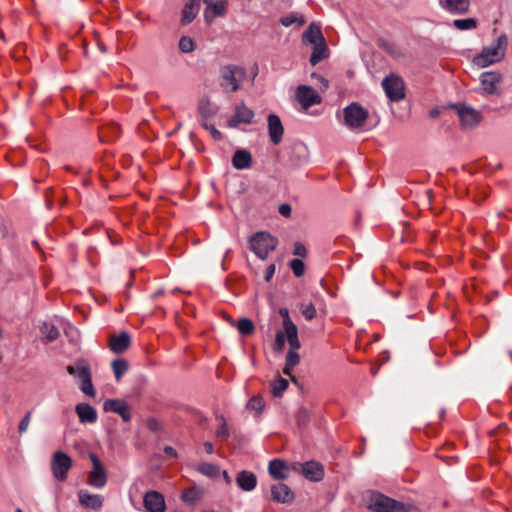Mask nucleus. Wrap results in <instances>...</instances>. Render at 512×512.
Returning <instances> with one entry per match:
<instances>
[{"label": "nucleus", "instance_id": "obj_1", "mask_svg": "<svg viewBox=\"0 0 512 512\" xmlns=\"http://www.w3.org/2000/svg\"><path fill=\"white\" fill-rule=\"evenodd\" d=\"M507 45V36L505 34H501L495 43L488 47H484L481 53L474 57V64L478 67L485 68L499 62L505 55Z\"/></svg>", "mask_w": 512, "mask_h": 512}, {"label": "nucleus", "instance_id": "obj_2", "mask_svg": "<svg viewBox=\"0 0 512 512\" xmlns=\"http://www.w3.org/2000/svg\"><path fill=\"white\" fill-rule=\"evenodd\" d=\"M246 77L244 68L237 65H225L220 69V86L228 92H236Z\"/></svg>", "mask_w": 512, "mask_h": 512}, {"label": "nucleus", "instance_id": "obj_3", "mask_svg": "<svg viewBox=\"0 0 512 512\" xmlns=\"http://www.w3.org/2000/svg\"><path fill=\"white\" fill-rule=\"evenodd\" d=\"M367 508L372 512H405V505L380 492L369 495Z\"/></svg>", "mask_w": 512, "mask_h": 512}, {"label": "nucleus", "instance_id": "obj_4", "mask_svg": "<svg viewBox=\"0 0 512 512\" xmlns=\"http://www.w3.org/2000/svg\"><path fill=\"white\" fill-rule=\"evenodd\" d=\"M277 244L278 240L267 232H257L249 238L250 249L262 260L276 249Z\"/></svg>", "mask_w": 512, "mask_h": 512}, {"label": "nucleus", "instance_id": "obj_5", "mask_svg": "<svg viewBox=\"0 0 512 512\" xmlns=\"http://www.w3.org/2000/svg\"><path fill=\"white\" fill-rule=\"evenodd\" d=\"M73 466L72 458L61 450H57L52 454L50 461V469L53 477L59 482H65L68 473Z\"/></svg>", "mask_w": 512, "mask_h": 512}, {"label": "nucleus", "instance_id": "obj_6", "mask_svg": "<svg viewBox=\"0 0 512 512\" xmlns=\"http://www.w3.org/2000/svg\"><path fill=\"white\" fill-rule=\"evenodd\" d=\"M368 117L369 112L357 102H353L343 109L344 124L350 129L362 127Z\"/></svg>", "mask_w": 512, "mask_h": 512}, {"label": "nucleus", "instance_id": "obj_7", "mask_svg": "<svg viewBox=\"0 0 512 512\" xmlns=\"http://www.w3.org/2000/svg\"><path fill=\"white\" fill-rule=\"evenodd\" d=\"M382 87L390 101L398 102L405 97V85L401 77L390 74L382 81Z\"/></svg>", "mask_w": 512, "mask_h": 512}, {"label": "nucleus", "instance_id": "obj_8", "mask_svg": "<svg viewBox=\"0 0 512 512\" xmlns=\"http://www.w3.org/2000/svg\"><path fill=\"white\" fill-rule=\"evenodd\" d=\"M502 80V76L500 73L495 71H487L483 72L480 75V93L482 95H497L499 96L501 93L500 83Z\"/></svg>", "mask_w": 512, "mask_h": 512}, {"label": "nucleus", "instance_id": "obj_9", "mask_svg": "<svg viewBox=\"0 0 512 512\" xmlns=\"http://www.w3.org/2000/svg\"><path fill=\"white\" fill-rule=\"evenodd\" d=\"M89 458L92 462V470L88 474V484L95 488H103L107 483L106 471L95 454H90Z\"/></svg>", "mask_w": 512, "mask_h": 512}, {"label": "nucleus", "instance_id": "obj_10", "mask_svg": "<svg viewBox=\"0 0 512 512\" xmlns=\"http://www.w3.org/2000/svg\"><path fill=\"white\" fill-rule=\"evenodd\" d=\"M103 410L118 414L124 422H128L131 419L130 407L122 399H107L103 404Z\"/></svg>", "mask_w": 512, "mask_h": 512}, {"label": "nucleus", "instance_id": "obj_11", "mask_svg": "<svg viewBox=\"0 0 512 512\" xmlns=\"http://www.w3.org/2000/svg\"><path fill=\"white\" fill-rule=\"evenodd\" d=\"M77 377L81 381L80 390L87 396L94 397L95 389L92 383V373L89 364L79 363Z\"/></svg>", "mask_w": 512, "mask_h": 512}, {"label": "nucleus", "instance_id": "obj_12", "mask_svg": "<svg viewBox=\"0 0 512 512\" xmlns=\"http://www.w3.org/2000/svg\"><path fill=\"white\" fill-rule=\"evenodd\" d=\"M296 98L303 108H309L320 103L321 98L310 86L300 85L296 89Z\"/></svg>", "mask_w": 512, "mask_h": 512}, {"label": "nucleus", "instance_id": "obj_13", "mask_svg": "<svg viewBox=\"0 0 512 512\" xmlns=\"http://www.w3.org/2000/svg\"><path fill=\"white\" fill-rule=\"evenodd\" d=\"M143 505L147 512H165V500L163 495L155 490L145 493L143 497Z\"/></svg>", "mask_w": 512, "mask_h": 512}, {"label": "nucleus", "instance_id": "obj_14", "mask_svg": "<svg viewBox=\"0 0 512 512\" xmlns=\"http://www.w3.org/2000/svg\"><path fill=\"white\" fill-rule=\"evenodd\" d=\"M254 118V112L244 103L235 107V113L228 121V126L235 128L240 124H250Z\"/></svg>", "mask_w": 512, "mask_h": 512}, {"label": "nucleus", "instance_id": "obj_15", "mask_svg": "<svg viewBox=\"0 0 512 512\" xmlns=\"http://www.w3.org/2000/svg\"><path fill=\"white\" fill-rule=\"evenodd\" d=\"M439 6L451 15H464L469 12L470 0H438Z\"/></svg>", "mask_w": 512, "mask_h": 512}, {"label": "nucleus", "instance_id": "obj_16", "mask_svg": "<svg viewBox=\"0 0 512 512\" xmlns=\"http://www.w3.org/2000/svg\"><path fill=\"white\" fill-rule=\"evenodd\" d=\"M267 125L270 141L274 145H278L282 141L284 134V127L280 117L273 113L269 114L267 117Z\"/></svg>", "mask_w": 512, "mask_h": 512}, {"label": "nucleus", "instance_id": "obj_17", "mask_svg": "<svg viewBox=\"0 0 512 512\" xmlns=\"http://www.w3.org/2000/svg\"><path fill=\"white\" fill-rule=\"evenodd\" d=\"M458 116L462 125L464 126H473L480 122L481 115L478 111L472 109L471 107H467L465 105H456L455 106Z\"/></svg>", "mask_w": 512, "mask_h": 512}, {"label": "nucleus", "instance_id": "obj_18", "mask_svg": "<svg viewBox=\"0 0 512 512\" xmlns=\"http://www.w3.org/2000/svg\"><path fill=\"white\" fill-rule=\"evenodd\" d=\"M79 503L85 507L93 510H100L103 506L104 498L99 494H92L87 490H80L78 492Z\"/></svg>", "mask_w": 512, "mask_h": 512}, {"label": "nucleus", "instance_id": "obj_19", "mask_svg": "<svg viewBox=\"0 0 512 512\" xmlns=\"http://www.w3.org/2000/svg\"><path fill=\"white\" fill-rule=\"evenodd\" d=\"M204 12V18L207 23H211L216 17H223L227 12V3L224 0L216 2L210 1Z\"/></svg>", "mask_w": 512, "mask_h": 512}, {"label": "nucleus", "instance_id": "obj_20", "mask_svg": "<svg viewBox=\"0 0 512 512\" xmlns=\"http://www.w3.org/2000/svg\"><path fill=\"white\" fill-rule=\"evenodd\" d=\"M301 472L304 477L310 481L318 482L324 477V470L320 463L315 461H307L301 465Z\"/></svg>", "mask_w": 512, "mask_h": 512}, {"label": "nucleus", "instance_id": "obj_21", "mask_svg": "<svg viewBox=\"0 0 512 512\" xmlns=\"http://www.w3.org/2000/svg\"><path fill=\"white\" fill-rule=\"evenodd\" d=\"M272 499L279 503H290L294 499L293 491L283 483H277L271 486Z\"/></svg>", "mask_w": 512, "mask_h": 512}, {"label": "nucleus", "instance_id": "obj_22", "mask_svg": "<svg viewBox=\"0 0 512 512\" xmlns=\"http://www.w3.org/2000/svg\"><path fill=\"white\" fill-rule=\"evenodd\" d=\"M324 40L325 38L322 34L321 26L316 23H311L302 34V42L306 45L313 46Z\"/></svg>", "mask_w": 512, "mask_h": 512}, {"label": "nucleus", "instance_id": "obj_23", "mask_svg": "<svg viewBox=\"0 0 512 512\" xmlns=\"http://www.w3.org/2000/svg\"><path fill=\"white\" fill-rule=\"evenodd\" d=\"M75 412L80 423H95L98 419L96 409L88 403H79L75 407Z\"/></svg>", "mask_w": 512, "mask_h": 512}, {"label": "nucleus", "instance_id": "obj_24", "mask_svg": "<svg viewBox=\"0 0 512 512\" xmlns=\"http://www.w3.org/2000/svg\"><path fill=\"white\" fill-rule=\"evenodd\" d=\"M238 487L246 492L252 491L257 485V477L253 472L242 470L236 476Z\"/></svg>", "mask_w": 512, "mask_h": 512}, {"label": "nucleus", "instance_id": "obj_25", "mask_svg": "<svg viewBox=\"0 0 512 512\" xmlns=\"http://www.w3.org/2000/svg\"><path fill=\"white\" fill-rule=\"evenodd\" d=\"M288 466L287 463L281 459H273L269 462L268 471L269 474L277 480H284L288 477Z\"/></svg>", "mask_w": 512, "mask_h": 512}, {"label": "nucleus", "instance_id": "obj_26", "mask_svg": "<svg viewBox=\"0 0 512 512\" xmlns=\"http://www.w3.org/2000/svg\"><path fill=\"white\" fill-rule=\"evenodd\" d=\"M130 346V336L127 332H122L118 336H111L109 347L114 353H123Z\"/></svg>", "mask_w": 512, "mask_h": 512}, {"label": "nucleus", "instance_id": "obj_27", "mask_svg": "<svg viewBox=\"0 0 512 512\" xmlns=\"http://www.w3.org/2000/svg\"><path fill=\"white\" fill-rule=\"evenodd\" d=\"M200 10V0H189L182 11L181 23L190 24L198 15Z\"/></svg>", "mask_w": 512, "mask_h": 512}, {"label": "nucleus", "instance_id": "obj_28", "mask_svg": "<svg viewBox=\"0 0 512 512\" xmlns=\"http://www.w3.org/2000/svg\"><path fill=\"white\" fill-rule=\"evenodd\" d=\"M252 164V155L249 151L239 149L235 151L232 157V165L238 170L250 168Z\"/></svg>", "mask_w": 512, "mask_h": 512}, {"label": "nucleus", "instance_id": "obj_29", "mask_svg": "<svg viewBox=\"0 0 512 512\" xmlns=\"http://www.w3.org/2000/svg\"><path fill=\"white\" fill-rule=\"evenodd\" d=\"M300 363V355L297 351L289 350L286 354L285 367L283 373L291 377L293 382H296V378L292 376L294 368Z\"/></svg>", "mask_w": 512, "mask_h": 512}, {"label": "nucleus", "instance_id": "obj_30", "mask_svg": "<svg viewBox=\"0 0 512 512\" xmlns=\"http://www.w3.org/2000/svg\"><path fill=\"white\" fill-rule=\"evenodd\" d=\"M312 47H313V51L311 53L309 61L312 66H315L320 61H322L323 59L328 57V47L326 44V40H324L316 45H313Z\"/></svg>", "mask_w": 512, "mask_h": 512}, {"label": "nucleus", "instance_id": "obj_31", "mask_svg": "<svg viewBox=\"0 0 512 512\" xmlns=\"http://www.w3.org/2000/svg\"><path fill=\"white\" fill-rule=\"evenodd\" d=\"M284 330L286 333V338H287L288 344L290 346L289 350L297 351L298 349H300L301 344H300V341L298 338L297 326L295 324H291V325L288 324V327Z\"/></svg>", "mask_w": 512, "mask_h": 512}, {"label": "nucleus", "instance_id": "obj_32", "mask_svg": "<svg viewBox=\"0 0 512 512\" xmlns=\"http://www.w3.org/2000/svg\"><path fill=\"white\" fill-rule=\"evenodd\" d=\"M283 26L289 27L293 24H296L298 26H303L306 23L305 17L298 13V12H292L282 18H280L279 21Z\"/></svg>", "mask_w": 512, "mask_h": 512}, {"label": "nucleus", "instance_id": "obj_33", "mask_svg": "<svg viewBox=\"0 0 512 512\" xmlns=\"http://www.w3.org/2000/svg\"><path fill=\"white\" fill-rule=\"evenodd\" d=\"M40 331L46 342H53L59 337L58 329L51 323H43Z\"/></svg>", "mask_w": 512, "mask_h": 512}, {"label": "nucleus", "instance_id": "obj_34", "mask_svg": "<svg viewBox=\"0 0 512 512\" xmlns=\"http://www.w3.org/2000/svg\"><path fill=\"white\" fill-rule=\"evenodd\" d=\"M197 470L201 474H203L209 478H216L221 473L220 467L218 465L212 464V463H207V462L201 463L198 466Z\"/></svg>", "mask_w": 512, "mask_h": 512}, {"label": "nucleus", "instance_id": "obj_35", "mask_svg": "<svg viewBox=\"0 0 512 512\" xmlns=\"http://www.w3.org/2000/svg\"><path fill=\"white\" fill-rule=\"evenodd\" d=\"M128 367V362L125 359H116L112 362V370L116 381H120L122 376L127 372Z\"/></svg>", "mask_w": 512, "mask_h": 512}, {"label": "nucleus", "instance_id": "obj_36", "mask_svg": "<svg viewBox=\"0 0 512 512\" xmlns=\"http://www.w3.org/2000/svg\"><path fill=\"white\" fill-rule=\"evenodd\" d=\"M453 26L461 31L473 30L477 27V21L474 18L455 19L453 21Z\"/></svg>", "mask_w": 512, "mask_h": 512}, {"label": "nucleus", "instance_id": "obj_37", "mask_svg": "<svg viewBox=\"0 0 512 512\" xmlns=\"http://www.w3.org/2000/svg\"><path fill=\"white\" fill-rule=\"evenodd\" d=\"M237 330L243 336L250 335L254 331V324L249 318H240L237 323Z\"/></svg>", "mask_w": 512, "mask_h": 512}, {"label": "nucleus", "instance_id": "obj_38", "mask_svg": "<svg viewBox=\"0 0 512 512\" xmlns=\"http://www.w3.org/2000/svg\"><path fill=\"white\" fill-rule=\"evenodd\" d=\"M179 50L183 53H191L195 50V43L189 36H182L179 40Z\"/></svg>", "mask_w": 512, "mask_h": 512}, {"label": "nucleus", "instance_id": "obj_39", "mask_svg": "<svg viewBox=\"0 0 512 512\" xmlns=\"http://www.w3.org/2000/svg\"><path fill=\"white\" fill-rule=\"evenodd\" d=\"M271 387H272V394L275 397H280L282 395V393L287 389L288 381L284 378H279L271 384Z\"/></svg>", "mask_w": 512, "mask_h": 512}, {"label": "nucleus", "instance_id": "obj_40", "mask_svg": "<svg viewBox=\"0 0 512 512\" xmlns=\"http://www.w3.org/2000/svg\"><path fill=\"white\" fill-rule=\"evenodd\" d=\"M217 419L220 421V425L216 430V437L221 440H226L230 436L226 420L223 416H218Z\"/></svg>", "mask_w": 512, "mask_h": 512}, {"label": "nucleus", "instance_id": "obj_41", "mask_svg": "<svg viewBox=\"0 0 512 512\" xmlns=\"http://www.w3.org/2000/svg\"><path fill=\"white\" fill-rule=\"evenodd\" d=\"M300 311L304 318L308 321L316 317V308L312 303H302L300 305Z\"/></svg>", "mask_w": 512, "mask_h": 512}, {"label": "nucleus", "instance_id": "obj_42", "mask_svg": "<svg viewBox=\"0 0 512 512\" xmlns=\"http://www.w3.org/2000/svg\"><path fill=\"white\" fill-rule=\"evenodd\" d=\"M247 408L261 413L264 408V401L261 396H253L247 403Z\"/></svg>", "mask_w": 512, "mask_h": 512}, {"label": "nucleus", "instance_id": "obj_43", "mask_svg": "<svg viewBox=\"0 0 512 512\" xmlns=\"http://www.w3.org/2000/svg\"><path fill=\"white\" fill-rule=\"evenodd\" d=\"M289 266L296 277H301L304 274L305 265L302 260L297 258L293 259L290 261Z\"/></svg>", "mask_w": 512, "mask_h": 512}, {"label": "nucleus", "instance_id": "obj_44", "mask_svg": "<svg viewBox=\"0 0 512 512\" xmlns=\"http://www.w3.org/2000/svg\"><path fill=\"white\" fill-rule=\"evenodd\" d=\"M379 46L384 49L387 53L393 55V56H399L400 55V51L398 49V47L392 43V42H389V41H386V40H381L379 42Z\"/></svg>", "mask_w": 512, "mask_h": 512}, {"label": "nucleus", "instance_id": "obj_45", "mask_svg": "<svg viewBox=\"0 0 512 512\" xmlns=\"http://www.w3.org/2000/svg\"><path fill=\"white\" fill-rule=\"evenodd\" d=\"M286 333L284 331H278L275 337L274 349L276 351H282L286 341Z\"/></svg>", "mask_w": 512, "mask_h": 512}, {"label": "nucleus", "instance_id": "obj_46", "mask_svg": "<svg viewBox=\"0 0 512 512\" xmlns=\"http://www.w3.org/2000/svg\"><path fill=\"white\" fill-rule=\"evenodd\" d=\"M31 415H32V412L31 411H28L26 413V415L22 418V420L20 421L19 425H18V431L19 433H25L29 427V424H30V420H31Z\"/></svg>", "mask_w": 512, "mask_h": 512}, {"label": "nucleus", "instance_id": "obj_47", "mask_svg": "<svg viewBox=\"0 0 512 512\" xmlns=\"http://www.w3.org/2000/svg\"><path fill=\"white\" fill-rule=\"evenodd\" d=\"M203 126L206 130L209 131L211 137L214 140H220L222 138V133L218 129H216L215 126H213L212 124L204 123Z\"/></svg>", "mask_w": 512, "mask_h": 512}, {"label": "nucleus", "instance_id": "obj_48", "mask_svg": "<svg viewBox=\"0 0 512 512\" xmlns=\"http://www.w3.org/2000/svg\"><path fill=\"white\" fill-rule=\"evenodd\" d=\"M293 253H294V255H296L298 257H305L307 254V250H306V247L304 246V244H302L301 242H296L294 244Z\"/></svg>", "mask_w": 512, "mask_h": 512}, {"label": "nucleus", "instance_id": "obj_49", "mask_svg": "<svg viewBox=\"0 0 512 512\" xmlns=\"http://www.w3.org/2000/svg\"><path fill=\"white\" fill-rule=\"evenodd\" d=\"M279 313L283 318V328L284 329H286L288 327V324L289 325L294 324L293 321L291 320V318L289 316V312L286 308L280 309Z\"/></svg>", "mask_w": 512, "mask_h": 512}, {"label": "nucleus", "instance_id": "obj_50", "mask_svg": "<svg viewBox=\"0 0 512 512\" xmlns=\"http://www.w3.org/2000/svg\"><path fill=\"white\" fill-rule=\"evenodd\" d=\"M275 269H276L275 264H270L266 268L265 275H264L265 281L269 282L272 279V277L275 273Z\"/></svg>", "mask_w": 512, "mask_h": 512}, {"label": "nucleus", "instance_id": "obj_51", "mask_svg": "<svg viewBox=\"0 0 512 512\" xmlns=\"http://www.w3.org/2000/svg\"><path fill=\"white\" fill-rule=\"evenodd\" d=\"M279 213L284 217H289L291 215V206L289 204L280 205Z\"/></svg>", "mask_w": 512, "mask_h": 512}, {"label": "nucleus", "instance_id": "obj_52", "mask_svg": "<svg viewBox=\"0 0 512 512\" xmlns=\"http://www.w3.org/2000/svg\"><path fill=\"white\" fill-rule=\"evenodd\" d=\"M79 363H85L84 361H79L76 363V366H72V365H68L66 370L67 372L70 374V375H73V376H76L77 377V373H78V364Z\"/></svg>", "mask_w": 512, "mask_h": 512}, {"label": "nucleus", "instance_id": "obj_53", "mask_svg": "<svg viewBox=\"0 0 512 512\" xmlns=\"http://www.w3.org/2000/svg\"><path fill=\"white\" fill-rule=\"evenodd\" d=\"M164 452H165L166 455H168L170 457H176V455H177L176 454V450L173 447H171V446H166L164 448Z\"/></svg>", "mask_w": 512, "mask_h": 512}, {"label": "nucleus", "instance_id": "obj_54", "mask_svg": "<svg viewBox=\"0 0 512 512\" xmlns=\"http://www.w3.org/2000/svg\"><path fill=\"white\" fill-rule=\"evenodd\" d=\"M204 450L207 454H212L214 451L213 444L211 442H205L203 444Z\"/></svg>", "mask_w": 512, "mask_h": 512}, {"label": "nucleus", "instance_id": "obj_55", "mask_svg": "<svg viewBox=\"0 0 512 512\" xmlns=\"http://www.w3.org/2000/svg\"><path fill=\"white\" fill-rule=\"evenodd\" d=\"M220 474H222L223 479L226 484H228V485L231 484L232 480L227 471H222Z\"/></svg>", "mask_w": 512, "mask_h": 512}, {"label": "nucleus", "instance_id": "obj_56", "mask_svg": "<svg viewBox=\"0 0 512 512\" xmlns=\"http://www.w3.org/2000/svg\"><path fill=\"white\" fill-rule=\"evenodd\" d=\"M191 493H192V490L184 492L183 495H182L183 500L184 501H191L192 500Z\"/></svg>", "mask_w": 512, "mask_h": 512}, {"label": "nucleus", "instance_id": "obj_57", "mask_svg": "<svg viewBox=\"0 0 512 512\" xmlns=\"http://www.w3.org/2000/svg\"><path fill=\"white\" fill-rule=\"evenodd\" d=\"M439 114L438 110H431L430 115L431 117H437Z\"/></svg>", "mask_w": 512, "mask_h": 512}, {"label": "nucleus", "instance_id": "obj_58", "mask_svg": "<svg viewBox=\"0 0 512 512\" xmlns=\"http://www.w3.org/2000/svg\"><path fill=\"white\" fill-rule=\"evenodd\" d=\"M15 512H23L20 508H17Z\"/></svg>", "mask_w": 512, "mask_h": 512}]
</instances>
